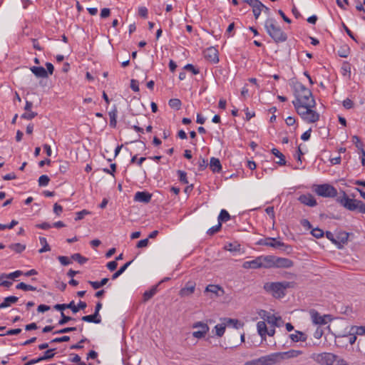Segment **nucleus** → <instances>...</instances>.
Wrapping results in <instances>:
<instances>
[{
	"label": "nucleus",
	"instance_id": "1",
	"mask_svg": "<svg viewBox=\"0 0 365 365\" xmlns=\"http://www.w3.org/2000/svg\"><path fill=\"white\" fill-rule=\"evenodd\" d=\"M295 101L292 103L295 108L301 106L315 107L316 102L309 89L302 83H297L294 87Z\"/></svg>",
	"mask_w": 365,
	"mask_h": 365
},
{
	"label": "nucleus",
	"instance_id": "2",
	"mask_svg": "<svg viewBox=\"0 0 365 365\" xmlns=\"http://www.w3.org/2000/svg\"><path fill=\"white\" fill-rule=\"evenodd\" d=\"M310 358L320 365H348L344 359L333 353H314Z\"/></svg>",
	"mask_w": 365,
	"mask_h": 365
},
{
	"label": "nucleus",
	"instance_id": "3",
	"mask_svg": "<svg viewBox=\"0 0 365 365\" xmlns=\"http://www.w3.org/2000/svg\"><path fill=\"white\" fill-rule=\"evenodd\" d=\"M294 283L292 282H267L264 284V289L271 293L274 298H282L285 295V290L288 288L294 287Z\"/></svg>",
	"mask_w": 365,
	"mask_h": 365
},
{
	"label": "nucleus",
	"instance_id": "4",
	"mask_svg": "<svg viewBox=\"0 0 365 365\" xmlns=\"http://www.w3.org/2000/svg\"><path fill=\"white\" fill-rule=\"evenodd\" d=\"M264 27L267 34L274 41V42L279 43L287 41V34L279 26H277L274 19H267L264 22Z\"/></svg>",
	"mask_w": 365,
	"mask_h": 365
},
{
	"label": "nucleus",
	"instance_id": "5",
	"mask_svg": "<svg viewBox=\"0 0 365 365\" xmlns=\"http://www.w3.org/2000/svg\"><path fill=\"white\" fill-rule=\"evenodd\" d=\"M314 107H308V106H301L295 108L298 115L308 123H314L319 120V114L313 110Z\"/></svg>",
	"mask_w": 365,
	"mask_h": 365
},
{
	"label": "nucleus",
	"instance_id": "6",
	"mask_svg": "<svg viewBox=\"0 0 365 365\" xmlns=\"http://www.w3.org/2000/svg\"><path fill=\"white\" fill-rule=\"evenodd\" d=\"M258 244L261 245L277 248L287 252H289L292 250L291 246L287 245L284 242L277 240V239L272 237H267L264 240H260Z\"/></svg>",
	"mask_w": 365,
	"mask_h": 365
},
{
	"label": "nucleus",
	"instance_id": "7",
	"mask_svg": "<svg viewBox=\"0 0 365 365\" xmlns=\"http://www.w3.org/2000/svg\"><path fill=\"white\" fill-rule=\"evenodd\" d=\"M314 191L318 195L324 197H334L337 195L336 189L329 184L317 185Z\"/></svg>",
	"mask_w": 365,
	"mask_h": 365
},
{
	"label": "nucleus",
	"instance_id": "8",
	"mask_svg": "<svg viewBox=\"0 0 365 365\" xmlns=\"http://www.w3.org/2000/svg\"><path fill=\"white\" fill-rule=\"evenodd\" d=\"M342 197L337 198V201L346 209L354 211L357 209L359 200L350 199L344 191L342 192Z\"/></svg>",
	"mask_w": 365,
	"mask_h": 365
},
{
	"label": "nucleus",
	"instance_id": "9",
	"mask_svg": "<svg viewBox=\"0 0 365 365\" xmlns=\"http://www.w3.org/2000/svg\"><path fill=\"white\" fill-rule=\"evenodd\" d=\"M205 58L212 63L219 62L218 51L215 47H209L204 51Z\"/></svg>",
	"mask_w": 365,
	"mask_h": 365
},
{
	"label": "nucleus",
	"instance_id": "10",
	"mask_svg": "<svg viewBox=\"0 0 365 365\" xmlns=\"http://www.w3.org/2000/svg\"><path fill=\"white\" fill-rule=\"evenodd\" d=\"M262 365H274L281 362L279 352L262 356Z\"/></svg>",
	"mask_w": 365,
	"mask_h": 365
},
{
	"label": "nucleus",
	"instance_id": "11",
	"mask_svg": "<svg viewBox=\"0 0 365 365\" xmlns=\"http://www.w3.org/2000/svg\"><path fill=\"white\" fill-rule=\"evenodd\" d=\"M262 365H274L281 362L279 352L262 356Z\"/></svg>",
	"mask_w": 365,
	"mask_h": 365
},
{
	"label": "nucleus",
	"instance_id": "12",
	"mask_svg": "<svg viewBox=\"0 0 365 365\" xmlns=\"http://www.w3.org/2000/svg\"><path fill=\"white\" fill-rule=\"evenodd\" d=\"M261 262V268L269 269L274 268L276 256L267 255L259 256Z\"/></svg>",
	"mask_w": 365,
	"mask_h": 365
},
{
	"label": "nucleus",
	"instance_id": "13",
	"mask_svg": "<svg viewBox=\"0 0 365 365\" xmlns=\"http://www.w3.org/2000/svg\"><path fill=\"white\" fill-rule=\"evenodd\" d=\"M294 265L292 260L276 256L274 268H290Z\"/></svg>",
	"mask_w": 365,
	"mask_h": 365
},
{
	"label": "nucleus",
	"instance_id": "14",
	"mask_svg": "<svg viewBox=\"0 0 365 365\" xmlns=\"http://www.w3.org/2000/svg\"><path fill=\"white\" fill-rule=\"evenodd\" d=\"M281 361L289 359L292 358H297L303 354L301 350L291 349L284 352H279Z\"/></svg>",
	"mask_w": 365,
	"mask_h": 365
},
{
	"label": "nucleus",
	"instance_id": "15",
	"mask_svg": "<svg viewBox=\"0 0 365 365\" xmlns=\"http://www.w3.org/2000/svg\"><path fill=\"white\" fill-rule=\"evenodd\" d=\"M298 200L301 203L309 207H314L317 205V201L314 196L311 194L302 195L299 197Z\"/></svg>",
	"mask_w": 365,
	"mask_h": 365
},
{
	"label": "nucleus",
	"instance_id": "16",
	"mask_svg": "<svg viewBox=\"0 0 365 365\" xmlns=\"http://www.w3.org/2000/svg\"><path fill=\"white\" fill-rule=\"evenodd\" d=\"M152 195L148 192H137L134 196V200L136 202L148 203L151 200Z\"/></svg>",
	"mask_w": 365,
	"mask_h": 365
},
{
	"label": "nucleus",
	"instance_id": "17",
	"mask_svg": "<svg viewBox=\"0 0 365 365\" xmlns=\"http://www.w3.org/2000/svg\"><path fill=\"white\" fill-rule=\"evenodd\" d=\"M253 2L250 6L252 8V12L255 16V19H257L261 14V11H262L263 7H264V5L259 0H255Z\"/></svg>",
	"mask_w": 365,
	"mask_h": 365
},
{
	"label": "nucleus",
	"instance_id": "18",
	"mask_svg": "<svg viewBox=\"0 0 365 365\" xmlns=\"http://www.w3.org/2000/svg\"><path fill=\"white\" fill-rule=\"evenodd\" d=\"M242 267L245 269H259L261 268V262L259 257L253 260L246 261L243 263Z\"/></svg>",
	"mask_w": 365,
	"mask_h": 365
},
{
	"label": "nucleus",
	"instance_id": "19",
	"mask_svg": "<svg viewBox=\"0 0 365 365\" xmlns=\"http://www.w3.org/2000/svg\"><path fill=\"white\" fill-rule=\"evenodd\" d=\"M309 314L311 315L312 322L316 324H325L327 322L324 319L323 317H322L318 312H317L314 309H311L309 311Z\"/></svg>",
	"mask_w": 365,
	"mask_h": 365
},
{
	"label": "nucleus",
	"instance_id": "20",
	"mask_svg": "<svg viewBox=\"0 0 365 365\" xmlns=\"http://www.w3.org/2000/svg\"><path fill=\"white\" fill-rule=\"evenodd\" d=\"M54 309L63 312L65 309H71L73 313H77V309L74 301H71L68 304H57L54 306Z\"/></svg>",
	"mask_w": 365,
	"mask_h": 365
},
{
	"label": "nucleus",
	"instance_id": "21",
	"mask_svg": "<svg viewBox=\"0 0 365 365\" xmlns=\"http://www.w3.org/2000/svg\"><path fill=\"white\" fill-rule=\"evenodd\" d=\"M210 168L213 173H220L222 170V165L220 160L214 157L211 158Z\"/></svg>",
	"mask_w": 365,
	"mask_h": 365
},
{
	"label": "nucleus",
	"instance_id": "22",
	"mask_svg": "<svg viewBox=\"0 0 365 365\" xmlns=\"http://www.w3.org/2000/svg\"><path fill=\"white\" fill-rule=\"evenodd\" d=\"M31 72L38 78H46L47 71L42 66H32L31 67Z\"/></svg>",
	"mask_w": 365,
	"mask_h": 365
},
{
	"label": "nucleus",
	"instance_id": "23",
	"mask_svg": "<svg viewBox=\"0 0 365 365\" xmlns=\"http://www.w3.org/2000/svg\"><path fill=\"white\" fill-rule=\"evenodd\" d=\"M81 319L84 322L89 323L100 324L101 322V317L100 314L93 313V314L83 316Z\"/></svg>",
	"mask_w": 365,
	"mask_h": 365
},
{
	"label": "nucleus",
	"instance_id": "24",
	"mask_svg": "<svg viewBox=\"0 0 365 365\" xmlns=\"http://www.w3.org/2000/svg\"><path fill=\"white\" fill-rule=\"evenodd\" d=\"M19 298L15 296L6 297L4 299V301L0 304V309H5L10 307L12 304H15L18 302Z\"/></svg>",
	"mask_w": 365,
	"mask_h": 365
},
{
	"label": "nucleus",
	"instance_id": "25",
	"mask_svg": "<svg viewBox=\"0 0 365 365\" xmlns=\"http://www.w3.org/2000/svg\"><path fill=\"white\" fill-rule=\"evenodd\" d=\"M289 337L294 342H298V341L304 342V341H306L307 339V335L304 333L299 331H296L295 334H290Z\"/></svg>",
	"mask_w": 365,
	"mask_h": 365
},
{
	"label": "nucleus",
	"instance_id": "26",
	"mask_svg": "<svg viewBox=\"0 0 365 365\" xmlns=\"http://www.w3.org/2000/svg\"><path fill=\"white\" fill-rule=\"evenodd\" d=\"M258 334L260 335L262 339H265L267 333V327L264 322L260 321L257 324Z\"/></svg>",
	"mask_w": 365,
	"mask_h": 365
},
{
	"label": "nucleus",
	"instance_id": "27",
	"mask_svg": "<svg viewBox=\"0 0 365 365\" xmlns=\"http://www.w3.org/2000/svg\"><path fill=\"white\" fill-rule=\"evenodd\" d=\"M117 115H118V110L115 106L111 110L108 112V115L110 118V126L115 128L117 124Z\"/></svg>",
	"mask_w": 365,
	"mask_h": 365
},
{
	"label": "nucleus",
	"instance_id": "28",
	"mask_svg": "<svg viewBox=\"0 0 365 365\" xmlns=\"http://www.w3.org/2000/svg\"><path fill=\"white\" fill-rule=\"evenodd\" d=\"M158 285H155L151 287L150 289L147 290L143 294V300L145 302L148 301L150 299L158 292Z\"/></svg>",
	"mask_w": 365,
	"mask_h": 365
},
{
	"label": "nucleus",
	"instance_id": "29",
	"mask_svg": "<svg viewBox=\"0 0 365 365\" xmlns=\"http://www.w3.org/2000/svg\"><path fill=\"white\" fill-rule=\"evenodd\" d=\"M169 191L170 192V197H172V200L180 201V188L179 187L171 186L169 187Z\"/></svg>",
	"mask_w": 365,
	"mask_h": 365
},
{
	"label": "nucleus",
	"instance_id": "30",
	"mask_svg": "<svg viewBox=\"0 0 365 365\" xmlns=\"http://www.w3.org/2000/svg\"><path fill=\"white\" fill-rule=\"evenodd\" d=\"M272 153L275 155L277 158H279V160L277 162V163L279 165H285L286 160L284 155L279 152L277 148H272L271 150Z\"/></svg>",
	"mask_w": 365,
	"mask_h": 365
},
{
	"label": "nucleus",
	"instance_id": "31",
	"mask_svg": "<svg viewBox=\"0 0 365 365\" xmlns=\"http://www.w3.org/2000/svg\"><path fill=\"white\" fill-rule=\"evenodd\" d=\"M219 291H220L222 292V294L224 293L223 289L219 285H215V284H210L205 289V292L213 293L216 296L220 295L218 294Z\"/></svg>",
	"mask_w": 365,
	"mask_h": 365
},
{
	"label": "nucleus",
	"instance_id": "32",
	"mask_svg": "<svg viewBox=\"0 0 365 365\" xmlns=\"http://www.w3.org/2000/svg\"><path fill=\"white\" fill-rule=\"evenodd\" d=\"M184 71L192 75H197L200 73V69L197 66L190 63L184 66Z\"/></svg>",
	"mask_w": 365,
	"mask_h": 365
},
{
	"label": "nucleus",
	"instance_id": "33",
	"mask_svg": "<svg viewBox=\"0 0 365 365\" xmlns=\"http://www.w3.org/2000/svg\"><path fill=\"white\" fill-rule=\"evenodd\" d=\"M133 262V260L129 261L126 262L125 264H123L117 272H115L113 275L111 279L113 280L117 279L120 275H121L125 269L131 264Z\"/></svg>",
	"mask_w": 365,
	"mask_h": 365
},
{
	"label": "nucleus",
	"instance_id": "34",
	"mask_svg": "<svg viewBox=\"0 0 365 365\" xmlns=\"http://www.w3.org/2000/svg\"><path fill=\"white\" fill-rule=\"evenodd\" d=\"M39 242H40V244L42 245V247L38 250L39 253H43V252L51 250V247H50L49 245L48 244L47 240L45 237H40Z\"/></svg>",
	"mask_w": 365,
	"mask_h": 365
},
{
	"label": "nucleus",
	"instance_id": "35",
	"mask_svg": "<svg viewBox=\"0 0 365 365\" xmlns=\"http://www.w3.org/2000/svg\"><path fill=\"white\" fill-rule=\"evenodd\" d=\"M23 274V272L21 270H16L14 272L9 273V274H1V280L3 279H14L16 277H19V276Z\"/></svg>",
	"mask_w": 365,
	"mask_h": 365
},
{
	"label": "nucleus",
	"instance_id": "36",
	"mask_svg": "<svg viewBox=\"0 0 365 365\" xmlns=\"http://www.w3.org/2000/svg\"><path fill=\"white\" fill-rule=\"evenodd\" d=\"M9 248L14 251L16 253H21L26 249V245L21 243L11 244Z\"/></svg>",
	"mask_w": 365,
	"mask_h": 365
},
{
	"label": "nucleus",
	"instance_id": "37",
	"mask_svg": "<svg viewBox=\"0 0 365 365\" xmlns=\"http://www.w3.org/2000/svg\"><path fill=\"white\" fill-rule=\"evenodd\" d=\"M108 282V278H103L100 282L89 281L88 283L91 285V287L94 289H98L101 288V287L106 285Z\"/></svg>",
	"mask_w": 365,
	"mask_h": 365
},
{
	"label": "nucleus",
	"instance_id": "38",
	"mask_svg": "<svg viewBox=\"0 0 365 365\" xmlns=\"http://www.w3.org/2000/svg\"><path fill=\"white\" fill-rule=\"evenodd\" d=\"M55 350H56V349H50L46 350L43 353V355L40 356V360L47 361V360L52 359L56 354Z\"/></svg>",
	"mask_w": 365,
	"mask_h": 365
},
{
	"label": "nucleus",
	"instance_id": "39",
	"mask_svg": "<svg viewBox=\"0 0 365 365\" xmlns=\"http://www.w3.org/2000/svg\"><path fill=\"white\" fill-rule=\"evenodd\" d=\"M195 289V283L193 282H188L185 287H184V295L191 294Z\"/></svg>",
	"mask_w": 365,
	"mask_h": 365
},
{
	"label": "nucleus",
	"instance_id": "40",
	"mask_svg": "<svg viewBox=\"0 0 365 365\" xmlns=\"http://www.w3.org/2000/svg\"><path fill=\"white\" fill-rule=\"evenodd\" d=\"M349 238V233L346 232H341L336 236V240L340 242V246L347 242Z\"/></svg>",
	"mask_w": 365,
	"mask_h": 365
},
{
	"label": "nucleus",
	"instance_id": "41",
	"mask_svg": "<svg viewBox=\"0 0 365 365\" xmlns=\"http://www.w3.org/2000/svg\"><path fill=\"white\" fill-rule=\"evenodd\" d=\"M230 219V215L227 212V211L225 210H222L218 216V222L222 224V222H225L228 221Z\"/></svg>",
	"mask_w": 365,
	"mask_h": 365
},
{
	"label": "nucleus",
	"instance_id": "42",
	"mask_svg": "<svg viewBox=\"0 0 365 365\" xmlns=\"http://www.w3.org/2000/svg\"><path fill=\"white\" fill-rule=\"evenodd\" d=\"M170 108L175 110H178L180 109L182 103L180 99L178 98H173L169 101L168 103Z\"/></svg>",
	"mask_w": 365,
	"mask_h": 365
},
{
	"label": "nucleus",
	"instance_id": "43",
	"mask_svg": "<svg viewBox=\"0 0 365 365\" xmlns=\"http://www.w3.org/2000/svg\"><path fill=\"white\" fill-rule=\"evenodd\" d=\"M225 324L227 326H232L235 329H239L242 327V324H241L239 320L235 319H225Z\"/></svg>",
	"mask_w": 365,
	"mask_h": 365
},
{
	"label": "nucleus",
	"instance_id": "44",
	"mask_svg": "<svg viewBox=\"0 0 365 365\" xmlns=\"http://www.w3.org/2000/svg\"><path fill=\"white\" fill-rule=\"evenodd\" d=\"M16 288L17 289H22L24 291H36V287H35L32 285L26 284L24 282H20L19 284H18L16 286Z\"/></svg>",
	"mask_w": 365,
	"mask_h": 365
},
{
	"label": "nucleus",
	"instance_id": "45",
	"mask_svg": "<svg viewBox=\"0 0 365 365\" xmlns=\"http://www.w3.org/2000/svg\"><path fill=\"white\" fill-rule=\"evenodd\" d=\"M226 326H227L226 324L224 323V324H218L215 327L216 335L217 336L221 337L223 336V334L225 331Z\"/></svg>",
	"mask_w": 365,
	"mask_h": 365
},
{
	"label": "nucleus",
	"instance_id": "46",
	"mask_svg": "<svg viewBox=\"0 0 365 365\" xmlns=\"http://www.w3.org/2000/svg\"><path fill=\"white\" fill-rule=\"evenodd\" d=\"M354 331H355V330H354V331L350 330L349 334H344V335L341 336V337H346V338H348L349 344L352 345V344H354L356 342V339H357L356 336V334H355Z\"/></svg>",
	"mask_w": 365,
	"mask_h": 365
},
{
	"label": "nucleus",
	"instance_id": "47",
	"mask_svg": "<svg viewBox=\"0 0 365 365\" xmlns=\"http://www.w3.org/2000/svg\"><path fill=\"white\" fill-rule=\"evenodd\" d=\"M71 259L77 261L79 264H83L88 261V258L83 257L79 253H76L71 255Z\"/></svg>",
	"mask_w": 365,
	"mask_h": 365
},
{
	"label": "nucleus",
	"instance_id": "48",
	"mask_svg": "<svg viewBox=\"0 0 365 365\" xmlns=\"http://www.w3.org/2000/svg\"><path fill=\"white\" fill-rule=\"evenodd\" d=\"M280 317H277L273 314H269L265 320L269 323L274 326H279L277 322L280 320Z\"/></svg>",
	"mask_w": 365,
	"mask_h": 365
},
{
	"label": "nucleus",
	"instance_id": "49",
	"mask_svg": "<svg viewBox=\"0 0 365 365\" xmlns=\"http://www.w3.org/2000/svg\"><path fill=\"white\" fill-rule=\"evenodd\" d=\"M77 330V327H65L63 329L56 330L53 332V334H66L71 331H74Z\"/></svg>",
	"mask_w": 365,
	"mask_h": 365
},
{
	"label": "nucleus",
	"instance_id": "50",
	"mask_svg": "<svg viewBox=\"0 0 365 365\" xmlns=\"http://www.w3.org/2000/svg\"><path fill=\"white\" fill-rule=\"evenodd\" d=\"M50 181V178L46 175H42L39 177L38 182L39 186H46Z\"/></svg>",
	"mask_w": 365,
	"mask_h": 365
},
{
	"label": "nucleus",
	"instance_id": "51",
	"mask_svg": "<svg viewBox=\"0 0 365 365\" xmlns=\"http://www.w3.org/2000/svg\"><path fill=\"white\" fill-rule=\"evenodd\" d=\"M192 328H200L201 330H205L206 331H209V327L207 324L202 322H197L194 323L192 326Z\"/></svg>",
	"mask_w": 365,
	"mask_h": 365
},
{
	"label": "nucleus",
	"instance_id": "52",
	"mask_svg": "<svg viewBox=\"0 0 365 365\" xmlns=\"http://www.w3.org/2000/svg\"><path fill=\"white\" fill-rule=\"evenodd\" d=\"M36 115H37V113L30 110V111H26L25 113H24L21 115V118L23 119H26V120H31V119L34 118Z\"/></svg>",
	"mask_w": 365,
	"mask_h": 365
},
{
	"label": "nucleus",
	"instance_id": "53",
	"mask_svg": "<svg viewBox=\"0 0 365 365\" xmlns=\"http://www.w3.org/2000/svg\"><path fill=\"white\" fill-rule=\"evenodd\" d=\"M355 330V334L357 335H365V327L364 326H352L351 327V331H354Z\"/></svg>",
	"mask_w": 365,
	"mask_h": 365
},
{
	"label": "nucleus",
	"instance_id": "54",
	"mask_svg": "<svg viewBox=\"0 0 365 365\" xmlns=\"http://www.w3.org/2000/svg\"><path fill=\"white\" fill-rule=\"evenodd\" d=\"M326 237L334 245H337L339 248H341V246H340V242L336 240V238L334 237V235L332 232L329 231L326 232Z\"/></svg>",
	"mask_w": 365,
	"mask_h": 365
},
{
	"label": "nucleus",
	"instance_id": "55",
	"mask_svg": "<svg viewBox=\"0 0 365 365\" xmlns=\"http://www.w3.org/2000/svg\"><path fill=\"white\" fill-rule=\"evenodd\" d=\"M61 318L58 321V325H64L67 322H68L69 321L74 320V319H73L72 317H68V316H66L65 314L63 312H61Z\"/></svg>",
	"mask_w": 365,
	"mask_h": 365
},
{
	"label": "nucleus",
	"instance_id": "56",
	"mask_svg": "<svg viewBox=\"0 0 365 365\" xmlns=\"http://www.w3.org/2000/svg\"><path fill=\"white\" fill-rule=\"evenodd\" d=\"M311 234L316 238H321L324 236V232L319 228H314L312 230Z\"/></svg>",
	"mask_w": 365,
	"mask_h": 365
},
{
	"label": "nucleus",
	"instance_id": "57",
	"mask_svg": "<svg viewBox=\"0 0 365 365\" xmlns=\"http://www.w3.org/2000/svg\"><path fill=\"white\" fill-rule=\"evenodd\" d=\"M222 227V225L221 223H219L216 225V226H214L211 228H210L207 233L209 235H215V233H217V232H219L220 230Z\"/></svg>",
	"mask_w": 365,
	"mask_h": 365
},
{
	"label": "nucleus",
	"instance_id": "58",
	"mask_svg": "<svg viewBox=\"0 0 365 365\" xmlns=\"http://www.w3.org/2000/svg\"><path fill=\"white\" fill-rule=\"evenodd\" d=\"M69 340H70V336H63L56 337V338L52 339L50 341V343L53 344V343L66 342V341H68Z\"/></svg>",
	"mask_w": 365,
	"mask_h": 365
},
{
	"label": "nucleus",
	"instance_id": "59",
	"mask_svg": "<svg viewBox=\"0 0 365 365\" xmlns=\"http://www.w3.org/2000/svg\"><path fill=\"white\" fill-rule=\"evenodd\" d=\"M207 332L208 331H206L205 330L200 329L199 331L192 332L191 334L195 338L202 339L205 336V335Z\"/></svg>",
	"mask_w": 365,
	"mask_h": 365
},
{
	"label": "nucleus",
	"instance_id": "60",
	"mask_svg": "<svg viewBox=\"0 0 365 365\" xmlns=\"http://www.w3.org/2000/svg\"><path fill=\"white\" fill-rule=\"evenodd\" d=\"M58 259L61 262V264L63 266L68 265L71 263V261L70 260V259L66 256H58Z\"/></svg>",
	"mask_w": 365,
	"mask_h": 365
},
{
	"label": "nucleus",
	"instance_id": "61",
	"mask_svg": "<svg viewBox=\"0 0 365 365\" xmlns=\"http://www.w3.org/2000/svg\"><path fill=\"white\" fill-rule=\"evenodd\" d=\"M88 339L86 337H83L82 339L80 340V341L78 344H73L70 346L71 349H81L83 346L81 345L82 343H84Z\"/></svg>",
	"mask_w": 365,
	"mask_h": 365
},
{
	"label": "nucleus",
	"instance_id": "62",
	"mask_svg": "<svg viewBox=\"0 0 365 365\" xmlns=\"http://www.w3.org/2000/svg\"><path fill=\"white\" fill-rule=\"evenodd\" d=\"M90 212L86 210H83L76 213V217L75 218L76 220H82L85 215H88Z\"/></svg>",
	"mask_w": 365,
	"mask_h": 365
},
{
	"label": "nucleus",
	"instance_id": "63",
	"mask_svg": "<svg viewBox=\"0 0 365 365\" xmlns=\"http://www.w3.org/2000/svg\"><path fill=\"white\" fill-rule=\"evenodd\" d=\"M130 88L135 92L139 91V83H138V81L137 80L132 79L130 81Z\"/></svg>",
	"mask_w": 365,
	"mask_h": 365
},
{
	"label": "nucleus",
	"instance_id": "64",
	"mask_svg": "<svg viewBox=\"0 0 365 365\" xmlns=\"http://www.w3.org/2000/svg\"><path fill=\"white\" fill-rule=\"evenodd\" d=\"M245 365H262V357L245 362Z\"/></svg>",
	"mask_w": 365,
	"mask_h": 365
}]
</instances>
